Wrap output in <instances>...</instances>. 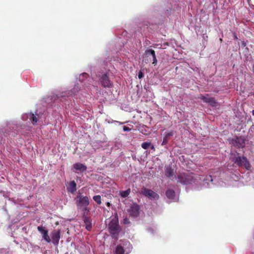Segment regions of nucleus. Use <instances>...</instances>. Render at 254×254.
Returning <instances> with one entry per match:
<instances>
[{
	"label": "nucleus",
	"mask_w": 254,
	"mask_h": 254,
	"mask_svg": "<svg viewBox=\"0 0 254 254\" xmlns=\"http://www.w3.org/2000/svg\"><path fill=\"white\" fill-rule=\"evenodd\" d=\"M109 232L112 238L117 240L119 235L121 232L122 229L119 225L118 214H115V217L111 220L108 225Z\"/></svg>",
	"instance_id": "nucleus-1"
},
{
	"label": "nucleus",
	"mask_w": 254,
	"mask_h": 254,
	"mask_svg": "<svg viewBox=\"0 0 254 254\" xmlns=\"http://www.w3.org/2000/svg\"><path fill=\"white\" fill-rule=\"evenodd\" d=\"M152 61V64L154 65L157 64L158 61L155 51L152 49L146 50L143 57L142 62L147 64L150 63Z\"/></svg>",
	"instance_id": "nucleus-2"
},
{
	"label": "nucleus",
	"mask_w": 254,
	"mask_h": 254,
	"mask_svg": "<svg viewBox=\"0 0 254 254\" xmlns=\"http://www.w3.org/2000/svg\"><path fill=\"white\" fill-rule=\"evenodd\" d=\"M178 182L184 185L191 184L194 182V177L192 174L181 173L177 176Z\"/></svg>",
	"instance_id": "nucleus-3"
},
{
	"label": "nucleus",
	"mask_w": 254,
	"mask_h": 254,
	"mask_svg": "<svg viewBox=\"0 0 254 254\" xmlns=\"http://www.w3.org/2000/svg\"><path fill=\"white\" fill-rule=\"evenodd\" d=\"M83 220L85 225V228L90 231L92 227V219L90 216L89 209L87 207H84L83 209Z\"/></svg>",
	"instance_id": "nucleus-4"
},
{
	"label": "nucleus",
	"mask_w": 254,
	"mask_h": 254,
	"mask_svg": "<svg viewBox=\"0 0 254 254\" xmlns=\"http://www.w3.org/2000/svg\"><path fill=\"white\" fill-rule=\"evenodd\" d=\"M233 161L235 164L239 166L244 165L248 170H249L251 169V165L247 158L245 156L235 157L233 159Z\"/></svg>",
	"instance_id": "nucleus-5"
},
{
	"label": "nucleus",
	"mask_w": 254,
	"mask_h": 254,
	"mask_svg": "<svg viewBox=\"0 0 254 254\" xmlns=\"http://www.w3.org/2000/svg\"><path fill=\"white\" fill-rule=\"evenodd\" d=\"M75 200L77 204L81 206H87L89 204L88 197L82 195L80 192L78 193L75 197Z\"/></svg>",
	"instance_id": "nucleus-6"
},
{
	"label": "nucleus",
	"mask_w": 254,
	"mask_h": 254,
	"mask_svg": "<svg viewBox=\"0 0 254 254\" xmlns=\"http://www.w3.org/2000/svg\"><path fill=\"white\" fill-rule=\"evenodd\" d=\"M99 82L101 85L105 88H110L113 86L112 82L106 73L102 74L99 79Z\"/></svg>",
	"instance_id": "nucleus-7"
},
{
	"label": "nucleus",
	"mask_w": 254,
	"mask_h": 254,
	"mask_svg": "<svg viewBox=\"0 0 254 254\" xmlns=\"http://www.w3.org/2000/svg\"><path fill=\"white\" fill-rule=\"evenodd\" d=\"M231 143L238 148H243L245 145V140L242 137H236L231 140Z\"/></svg>",
	"instance_id": "nucleus-8"
},
{
	"label": "nucleus",
	"mask_w": 254,
	"mask_h": 254,
	"mask_svg": "<svg viewBox=\"0 0 254 254\" xmlns=\"http://www.w3.org/2000/svg\"><path fill=\"white\" fill-rule=\"evenodd\" d=\"M142 193L144 195L148 196L150 198L156 199L159 197V195L157 193L150 189L144 188L142 190Z\"/></svg>",
	"instance_id": "nucleus-9"
},
{
	"label": "nucleus",
	"mask_w": 254,
	"mask_h": 254,
	"mask_svg": "<svg viewBox=\"0 0 254 254\" xmlns=\"http://www.w3.org/2000/svg\"><path fill=\"white\" fill-rule=\"evenodd\" d=\"M38 230L43 235V238L47 242L50 243L51 240L48 235V231L47 230L45 229L42 226H38L37 227Z\"/></svg>",
	"instance_id": "nucleus-10"
},
{
	"label": "nucleus",
	"mask_w": 254,
	"mask_h": 254,
	"mask_svg": "<svg viewBox=\"0 0 254 254\" xmlns=\"http://www.w3.org/2000/svg\"><path fill=\"white\" fill-rule=\"evenodd\" d=\"M60 230H54L52 233V239L53 243L55 245H57L59 244V240L60 239Z\"/></svg>",
	"instance_id": "nucleus-11"
},
{
	"label": "nucleus",
	"mask_w": 254,
	"mask_h": 254,
	"mask_svg": "<svg viewBox=\"0 0 254 254\" xmlns=\"http://www.w3.org/2000/svg\"><path fill=\"white\" fill-rule=\"evenodd\" d=\"M139 207H130L128 209L127 211L129 213L130 216L136 218L139 216L140 213Z\"/></svg>",
	"instance_id": "nucleus-12"
},
{
	"label": "nucleus",
	"mask_w": 254,
	"mask_h": 254,
	"mask_svg": "<svg viewBox=\"0 0 254 254\" xmlns=\"http://www.w3.org/2000/svg\"><path fill=\"white\" fill-rule=\"evenodd\" d=\"M166 195L168 198L173 201L177 200V198L176 197L175 192L172 189H168L166 192Z\"/></svg>",
	"instance_id": "nucleus-13"
},
{
	"label": "nucleus",
	"mask_w": 254,
	"mask_h": 254,
	"mask_svg": "<svg viewBox=\"0 0 254 254\" xmlns=\"http://www.w3.org/2000/svg\"><path fill=\"white\" fill-rule=\"evenodd\" d=\"M66 189L68 192L74 193L76 191V184L74 181H70Z\"/></svg>",
	"instance_id": "nucleus-14"
},
{
	"label": "nucleus",
	"mask_w": 254,
	"mask_h": 254,
	"mask_svg": "<svg viewBox=\"0 0 254 254\" xmlns=\"http://www.w3.org/2000/svg\"><path fill=\"white\" fill-rule=\"evenodd\" d=\"M73 168L76 170H79L81 172L85 171L87 170V167L80 163H76L73 165Z\"/></svg>",
	"instance_id": "nucleus-15"
},
{
	"label": "nucleus",
	"mask_w": 254,
	"mask_h": 254,
	"mask_svg": "<svg viewBox=\"0 0 254 254\" xmlns=\"http://www.w3.org/2000/svg\"><path fill=\"white\" fill-rule=\"evenodd\" d=\"M125 249L121 245H118L115 250V254H124Z\"/></svg>",
	"instance_id": "nucleus-16"
},
{
	"label": "nucleus",
	"mask_w": 254,
	"mask_h": 254,
	"mask_svg": "<svg viewBox=\"0 0 254 254\" xmlns=\"http://www.w3.org/2000/svg\"><path fill=\"white\" fill-rule=\"evenodd\" d=\"M174 175V170L170 167H167L165 170V175L169 178L173 177Z\"/></svg>",
	"instance_id": "nucleus-17"
},
{
	"label": "nucleus",
	"mask_w": 254,
	"mask_h": 254,
	"mask_svg": "<svg viewBox=\"0 0 254 254\" xmlns=\"http://www.w3.org/2000/svg\"><path fill=\"white\" fill-rule=\"evenodd\" d=\"M130 192V189H128L126 190H120L119 191L120 195L123 198L127 197Z\"/></svg>",
	"instance_id": "nucleus-18"
},
{
	"label": "nucleus",
	"mask_w": 254,
	"mask_h": 254,
	"mask_svg": "<svg viewBox=\"0 0 254 254\" xmlns=\"http://www.w3.org/2000/svg\"><path fill=\"white\" fill-rule=\"evenodd\" d=\"M29 119L33 125L36 124L38 121V118L37 117V116H35L34 114H31L30 115Z\"/></svg>",
	"instance_id": "nucleus-19"
},
{
	"label": "nucleus",
	"mask_w": 254,
	"mask_h": 254,
	"mask_svg": "<svg viewBox=\"0 0 254 254\" xmlns=\"http://www.w3.org/2000/svg\"><path fill=\"white\" fill-rule=\"evenodd\" d=\"M174 133L175 132L173 130H168L164 133V136L169 139L171 136L174 135Z\"/></svg>",
	"instance_id": "nucleus-20"
},
{
	"label": "nucleus",
	"mask_w": 254,
	"mask_h": 254,
	"mask_svg": "<svg viewBox=\"0 0 254 254\" xmlns=\"http://www.w3.org/2000/svg\"><path fill=\"white\" fill-rule=\"evenodd\" d=\"M93 198L98 204H100L101 203V197L100 195H95L93 196Z\"/></svg>",
	"instance_id": "nucleus-21"
},
{
	"label": "nucleus",
	"mask_w": 254,
	"mask_h": 254,
	"mask_svg": "<svg viewBox=\"0 0 254 254\" xmlns=\"http://www.w3.org/2000/svg\"><path fill=\"white\" fill-rule=\"evenodd\" d=\"M207 103L210 104V105L212 107H215L216 106V102L213 97H210L209 101H208Z\"/></svg>",
	"instance_id": "nucleus-22"
},
{
	"label": "nucleus",
	"mask_w": 254,
	"mask_h": 254,
	"mask_svg": "<svg viewBox=\"0 0 254 254\" xmlns=\"http://www.w3.org/2000/svg\"><path fill=\"white\" fill-rule=\"evenodd\" d=\"M210 97H207L204 95H200L199 97H198V98L200 99L201 100H202L204 102H205V103H207L208 101H209V99H210Z\"/></svg>",
	"instance_id": "nucleus-23"
},
{
	"label": "nucleus",
	"mask_w": 254,
	"mask_h": 254,
	"mask_svg": "<svg viewBox=\"0 0 254 254\" xmlns=\"http://www.w3.org/2000/svg\"><path fill=\"white\" fill-rule=\"evenodd\" d=\"M150 146L151 142H144L141 144V147L144 149H147Z\"/></svg>",
	"instance_id": "nucleus-24"
},
{
	"label": "nucleus",
	"mask_w": 254,
	"mask_h": 254,
	"mask_svg": "<svg viewBox=\"0 0 254 254\" xmlns=\"http://www.w3.org/2000/svg\"><path fill=\"white\" fill-rule=\"evenodd\" d=\"M123 223L125 225H128L130 223L129 219L127 218V216L124 217L123 219Z\"/></svg>",
	"instance_id": "nucleus-25"
},
{
	"label": "nucleus",
	"mask_w": 254,
	"mask_h": 254,
	"mask_svg": "<svg viewBox=\"0 0 254 254\" xmlns=\"http://www.w3.org/2000/svg\"><path fill=\"white\" fill-rule=\"evenodd\" d=\"M169 140V139L168 138H166L165 136H164L163 140V141L162 143V145H164L167 144Z\"/></svg>",
	"instance_id": "nucleus-26"
},
{
	"label": "nucleus",
	"mask_w": 254,
	"mask_h": 254,
	"mask_svg": "<svg viewBox=\"0 0 254 254\" xmlns=\"http://www.w3.org/2000/svg\"><path fill=\"white\" fill-rule=\"evenodd\" d=\"M123 130L124 131H130L131 130V128H129V127H127V126H124L123 127Z\"/></svg>",
	"instance_id": "nucleus-27"
},
{
	"label": "nucleus",
	"mask_w": 254,
	"mask_h": 254,
	"mask_svg": "<svg viewBox=\"0 0 254 254\" xmlns=\"http://www.w3.org/2000/svg\"><path fill=\"white\" fill-rule=\"evenodd\" d=\"M144 76V74L140 70L138 72V77L139 79H141Z\"/></svg>",
	"instance_id": "nucleus-28"
},
{
	"label": "nucleus",
	"mask_w": 254,
	"mask_h": 254,
	"mask_svg": "<svg viewBox=\"0 0 254 254\" xmlns=\"http://www.w3.org/2000/svg\"><path fill=\"white\" fill-rule=\"evenodd\" d=\"M124 242V244H123V245L124 246H127V245H128V246H130V243L127 241H123Z\"/></svg>",
	"instance_id": "nucleus-29"
},
{
	"label": "nucleus",
	"mask_w": 254,
	"mask_h": 254,
	"mask_svg": "<svg viewBox=\"0 0 254 254\" xmlns=\"http://www.w3.org/2000/svg\"><path fill=\"white\" fill-rule=\"evenodd\" d=\"M82 76L84 78H87L88 76V75L86 73H83Z\"/></svg>",
	"instance_id": "nucleus-30"
},
{
	"label": "nucleus",
	"mask_w": 254,
	"mask_h": 254,
	"mask_svg": "<svg viewBox=\"0 0 254 254\" xmlns=\"http://www.w3.org/2000/svg\"><path fill=\"white\" fill-rule=\"evenodd\" d=\"M234 39L235 40H237L238 39L237 36V35H236V34L235 33L234 34Z\"/></svg>",
	"instance_id": "nucleus-31"
},
{
	"label": "nucleus",
	"mask_w": 254,
	"mask_h": 254,
	"mask_svg": "<svg viewBox=\"0 0 254 254\" xmlns=\"http://www.w3.org/2000/svg\"><path fill=\"white\" fill-rule=\"evenodd\" d=\"M151 149L152 150H155V147H154V145H151Z\"/></svg>",
	"instance_id": "nucleus-32"
},
{
	"label": "nucleus",
	"mask_w": 254,
	"mask_h": 254,
	"mask_svg": "<svg viewBox=\"0 0 254 254\" xmlns=\"http://www.w3.org/2000/svg\"><path fill=\"white\" fill-rule=\"evenodd\" d=\"M252 70H253V72L254 73V64L253 65V69H252Z\"/></svg>",
	"instance_id": "nucleus-33"
},
{
	"label": "nucleus",
	"mask_w": 254,
	"mask_h": 254,
	"mask_svg": "<svg viewBox=\"0 0 254 254\" xmlns=\"http://www.w3.org/2000/svg\"><path fill=\"white\" fill-rule=\"evenodd\" d=\"M252 115L254 116V110L252 111Z\"/></svg>",
	"instance_id": "nucleus-34"
},
{
	"label": "nucleus",
	"mask_w": 254,
	"mask_h": 254,
	"mask_svg": "<svg viewBox=\"0 0 254 254\" xmlns=\"http://www.w3.org/2000/svg\"><path fill=\"white\" fill-rule=\"evenodd\" d=\"M222 41H223L222 39L220 38V41L221 42H222Z\"/></svg>",
	"instance_id": "nucleus-35"
},
{
	"label": "nucleus",
	"mask_w": 254,
	"mask_h": 254,
	"mask_svg": "<svg viewBox=\"0 0 254 254\" xmlns=\"http://www.w3.org/2000/svg\"><path fill=\"white\" fill-rule=\"evenodd\" d=\"M107 205H108V206H110V203H109V202H108V203H107Z\"/></svg>",
	"instance_id": "nucleus-36"
}]
</instances>
